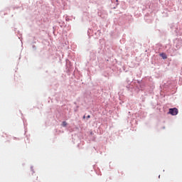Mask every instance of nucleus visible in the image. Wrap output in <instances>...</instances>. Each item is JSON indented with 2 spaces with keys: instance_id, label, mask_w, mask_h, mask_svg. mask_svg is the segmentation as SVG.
Listing matches in <instances>:
<instances>
[{
  "instance_id": "obj_3",
  "label": "nucleus",
  "mask_w": 182,
  "mask_h": 182,
  "mask_svg": "<svg viewBox=\"0 0 182 182\" xmlns=\"http://www.w3.org/2000/svg\"><path fill=\"white\" fill-rule=\"evenodd\" d=\"M66 126H68V122H66L65 121L63 122L62 127H66Z\"/></svg>"
},
{
  "instance_id": "obj_1",
  "label": "nucleus",
  "mask_w": 182,
  "mask_h": 182,
  "mask_svg": "<svg viewBox=\"0 0 182 182\" xmlns=\"http://www.w3.org/2000/svg\"><path fill=\"white\" fill-rule=\"evenodd\" d=\"M168 113L172 116H177L178 114V109L177 108H171L169 109Z\"/></svg>"
},
{
  "instance_id": "obj_4",
  "label": "nucleus",
  "mask_w": 182,
  "mask_h": 182,
  "mask_svg": "<svg viewBox=\"0 0 182 182\" xmlns=\"http://www.w3.org/2000/svg\"><path fill=\"white\" fill-rule=\"evenodd\" d=\"M87 119H90V115H87Z\"/></svg>"
},
{
  "instance_id": "obj_2",
  "label": "nucleus",
  "mask_w": 182,
  "mask_h": 182,
  "mask_svg": "<svg viewBox=\"0 0 182 182\" xmlns=\"http://www.w3.org/2000/svg\"><path fill=\"white\" fill-rule=\"evenodd\" d=\"M160 56H161V58H163L164 59H167V55H166V53H161Z\"/></svg>"
},
{
  "instance_id": "obj_5",
  "label": "nucleus",
  "mask_w": 182,
  "mask_h": 182,
  "mask_svg": "<svg viewBox=\"0 0 182 182\" xmlns=\"http://www.w3.org/2000/svg\"><path fill=\"white\" fill-rule=\"evenodd\" d=\"M85 117H85V116H84V117H83V119H85Z\"/></svg>"
}]
</instances>
